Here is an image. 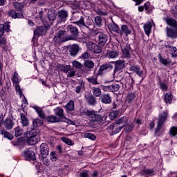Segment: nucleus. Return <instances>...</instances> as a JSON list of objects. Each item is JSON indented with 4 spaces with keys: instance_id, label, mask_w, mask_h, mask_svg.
Segmentation results:
<instances>
[{
    "instance_id": "nucleus-26",
    "label": "nucleus",
    "mask_w": 177,
    "mask_h": 177,
    "mask_svg": "<svg viewBox=\"0 0 177 177\" xmlns=\"http://www.w3.org/2000/svg\"><path fill=\"white\" fill-rule=\"evenodd\" d=\"M99 46H104L106 42H107V35L104 33H100L98 39Z\"/></svg>"
},
{
    "instance_id": "nucleus-16",
    "label": "nucleus",
    "mask_w": 177,
    "mask_h": 177,
    "mask_svg": "<svg viewBox=\"0 0 177 177\" xmlns=\"http://www.w3.org/2000/svg\"><path fill=\"white\" fill-rule=\"evenodd\" d=\"M125 67V62L124 60H118L115 62V68L113 71L114 74L118 73L120 70H122Z\"/></svg>"
},
{
    "instance_id": "nucleus-1",
    "label": "nucleus",
    "mask_w": 177,
    "mask_h": 177,
    "mask_svg": "<svg viewBox=\"0 0 177 177\" xmlns=\"http://www.w3.org/2000/svg\"><path fill=\"white\" fill-rule=\"evenodd\" d=\"M66 32H67V30L66 29H64V30H53L52 32V34L54 35V37L53 39V44H54V45H55L56 46H60L62 42H66V41H67V39L64 37Z\"/></svg>"
},
{
    "instance_id": "nucleus-41",
    "label": "nucleus",
    "mask_w": 177,
    "mask_h": 177,
    "mask_svg": "<svg viewBox=\"0 0 177 177\" xmlns=\"http://www.w3.org/2000/svg\"><path fill=\"white\" fill-rule=\"evenodd\" d=\"M21 124L23 125V127L28 126V120H27V118L24 113H21Z\"/></svg>"
},
{
    "instance_id": "nucleus-62",
    "label": "nucleus",
    "mask_w": 177,
    "mask_h": 177,
    "mask_svg": "<svg viewBox=\"0 0 177 177\" xmlns=\"http://www.w3.org/2000/svg\"><path fill=\"white\" fill-rule=\"evenodd\" d=\"M42 162L44 165H46V167L49 165V160H48L45 156H43Z\"/></svg>"
},
{
    "instance_id": "nucleus-42",
    "label": "nucleus",
    "mask_w": 177,
    "mask_h": 177,
    "mask_svg": "<svg viewBox=\"0 0 177 177\" xmlns=\"http://www.w3.org/2000/svg\"><path fill=\"white\" fill-rule=\"evenodd\" d=\"M34 128H37V127H41L44 125V120H40L39 118H36L32 122Z\"/></svg>"
},
{
    "instance_id": "nucleus-33",
    "label": "nucleus",
    "mask_w": 177,
    "mask_h": 177,
    "mask_svg": "<svg viewBox=\"0 0 177 177\" xmlns=\"http://www.w3.org/2000/svg\"><path fill=\"white\" fill-rule=\"evenodd\" d=\"M172 99H174V96L171 93H167L164 97V101L167 104H171L172 103Z\"/></svg>"
},
{
    "instance_id": "nucleus-60",
    "label": "nucleus",
    "mask_w": 177,
    "mask_h": 177,
    "mask_svg": "<svg viewBox=\"0 0 177 177\" xmlns=\"http://www.w3.org/2000/svg\"><path fill=\"white\" fill-rule=\"evenodd\" d=\"M135 73L138 77H140V78L143 77V71L140 70V67L138 68V70Z\"/></svg>"
},
{
    "instance_id": "nucleus-31",
    "label": "nucleus",
    "mask_w": 177,
    "mask_h": 177,
    "mask_svg": "<svg viewBox=\"0 0 177 177\" xmlns=\"http://www.w3.org/2000/svg\"><path fill=\"white\" fill-rule=\"evenodd\" d=\"M167 35L169 38H177V30L175 29L167 28Z\"/></svg>"
},
{
    "instance_id": "nucleus-40",
    "label": "nucleus",
    "mask_w": 177,
    "mask_h": 177,
    "mask_svg": "<svg viewBox=\"0 0 177 177\" xmlns=\"http://www.w3.org/2000/svg\"><path fill=\"white\" fill-rule=\"evenodd\" d=\"M158 85L162 91H168V85L161 81V77H158Z\"/></svg>"
},
{
    "instance_id": "nucleus-51",
    "label": "nucleus",
    "mask_w": 177,
    "mask_h": 177,
    "mask_svg": "<svg viewBox=\"0 0 177 177\" xmlns=\"http://www.w3.org/2000/svg\"><path fill=\"white\" fill-rule=\"evenodd\" d=\"M84 138H87V139H90V140H96V136L91 133H85Z\"/></svg>"
},
{
    "instance_id": "nucleus-34",
    "label": "nucleus",
    "mask_w": 177,
    "mask_h": 177,
    "mask_svg": "<svg viewBox=\"0 0 177 177\" xmlns=\"http://www.w3.org/2000/svg\"><path fill=\"white\" fill-rule=\"evenodd\" d=\"M92 91L95 97H100V96H102V90L100 88L93 86Z\"/></svg>"
},
{
    "instance_id": "nucleus-11",
    "label": "nucleus",
    "mask_w": 177,
    "mask_h": 177,
    "mask_svg": "<svg viewBox=\"0 0 177 177\" xmlns=\"http://www.w3.org/2000/svg\"><path fill=\"white\" fill-rule=\"evenodd\" d=\"M115 125H117V127L120 126L124 128L125 127H127V125H128V117L123 116L119 119H117L115 121Z\"/></svg>"
},
{
    "instance_id": "nucleus-6",
    "label": "nucleus",
    "mask_w": 177,
    "mask_h": 177,
    "mask_svg": "<svg viewBox=\"0 0 177 177\" xmlns=\"http://www.w3.org/2000/svg\"><path fill=\"white\" fill-rule=\"evenodd\" d=\"M12 84H15V90L17 91L19 96L21 97V95H23V92L20 88V84H19L20 80H19V73H17V72H15L13 77L12 78Z\"/></svg>"
},
{
    "instance_id": "nucleus-32",
    "label": "nucleus",
    "mask_w": 177,
    "mask_h": 177,
    "mask_svg": "<svg viewBox=\"0 0 177 177\" xmlns=\"http://www.w3.org/2000/svg\"><path fill=\"white\" fill-rule=\"evenodd\" d=\"M8 15L10 17H12V19H21L23 17V14L17 13L13 10H11L8 12Z\"/></svg>"
},
{
    "instance_id": "nucleus-22",
    "label": "nucleus",
    "mask_w": 177,
    "mask_h": 177,
    "mask_svg": "<svg viewBox=\"0 0 177 177\" xmlns=\"http://www.w3.org/2000/svg\"><path fill=\"white\" fill-rule=\"evenodd\" d=\"M108 28L111 32H116V34H118L120 32V26H118L117 24L114 23V21L109 24Z\"/></svg>"
},
{
    "instance_id": "nucleus-3",
    "label": "nucleus",
    "mask_w": 177,
    "mask_h": 177,
    "mask_svg": "<svg viewBox=\"0 0 177 177\" xmlns=\"http://www.w3.org/2000/svg\"><path fill=\"white\" fill-rule=\"evenodd\" d=\"M24 136L27 138L26 143L30 146H34V145H37L39 142V136L32 131H27Z\"/></svg>"
},
{
    "instance_id": "nucleus-5",
    "label": "nucleus",
    "mask_w": 177,
    "mask_h": 177,
    "mask_svg": "<svg viewBox=\"0 0 177 177\" xmlns=\"http://www.w3.org/2000/svg\"><path fill=\"white\" fill-rule=\"evenodd\" d=\"M57 24H62V23H64L66 21L67 19L68 18V11L66 10H60L57 12Z\"/></svg>"
},
{
    "instance_id": "nucleus-7",
    "label": "nucleus",
    "mask_w": 177,
    "mask_h": 177,
    "mask_svg": "<svg viewBox=\"0 0 177 177\" xmlns=\"http://www.w3.org/2000/svg\"><path fill=\"white\" fill-rule=\"evenodd\" d=\"M86 47L88 50H91V52H93V53H102V48L100 46L96 44V43L88 41L86 43Z\"/></svg>"
},
{
    "instance_id": "nucleus-23",
    "label": "nucleus",
    "mask_w": 177,
    "mask_h": 177,
    "mask_svg": "<svg viewBox=\"0 0 177 177\" xmlns=\"http://www.w3.org/2000/svg\"><path fill=\"white\" fill-rule=\"evenodd\" d=\"M46 120L50 124H55L56 122H60V118L55 115H50L46 117Z\"/></svg>"
},
{
    "instance_id": "nucleus-39",
    "label": "nucleus",
    "mask_w": 177,
    "mask_h": 177,
    "mask_svg": "<svg viewBox=\"0 0 177 177\" xmlns=\"http://www.w3.org/2000/svg\"><path fill=\"white\" fill-rule=\"evenodd\" d=\"M135 97H136L135 93H129L126 99L127 103H129V104H132Z\"/></svg>"
},
{
    "instance_id": "nucleus-37",
    "label": "nucleus",
    "mask_w": 177,
    "mask_h": 177,
    "mask_svg": "<svg viewBox=\"0 0 177 177\" xmlns=\"http://www.w3.org/2000/svg\"><path fill=\"white\" fill-rule=\"evenodd\" d=\"M0 135H3V138H6L9 140H13V135L5 130H1Z\"/></svg>"
},
{
    "instance_id": "nucleus-56",
    "label": "nucleus",
    "mask_w": 177,
    "mask_h": 177,
    "mask_svg": "<svg viewBox=\"0 0 177 177\" xmlns=\"http://www.w3.org/2000/svg\"><path fill=\"white\" fill-rule=\"evenodd\" d=\"M14 7L17 10H21V9H23V5L19 2L15 3Z\"/></svg>"
},
{
    "instance_id": "nucleus-45",
    "label": "nucleus",
    "mask_w": 177,
    "mask_h": 177,
    "mask_svg": "<svg viewBox=\"0 0 177 177\" xmlns=\"http://www.w3.org/2000/svg\"><path fill=\"white\" fill-rule=\"evenodd\" d=\"M61 140L62 142H64V143H66V145H68V146H73V145H74L73 141L71 140H70V138H68L62 137L61 138Z\"/></svg>"
},
{
    "instance_id": "nucleus-50",
    "label": "nucleus",
    "mask_w": 177,
    "mask_h": 177,
    "mask_svg": "<svg viewBox=\"0 0 177 177\" xmlns=\"http://www.w3.org/2000/svg\"><path fill=\"white\" fill-rule=\"evenodd\" d=\"M117 117H118V111H112L109 113L110 120H114L115 118H117Z\"/></svg>"
},
{
    "instance_id": "nucleus-49",
    "label": "nucleus",
    "mask_w": 177,
    "mask_h": 177,
    "mask_svg": "<svg viewBox=\"0 0 177 177\" xmlns=\"http://www.w3.org/2000/svg\"><path fill=\"white\" fill-rule=\"evenodd\" d=\"M94 21L96 26H98V27H100L102 26V17L97 16L94 18Z\"/></svg>"
},
{
    "instance_id": "nucleus-59",
    "label": "nucleus",
    "mask_w": 177,
    "mask_h": 177,
    "mask_svg": "<svg viewBox=\"0 0 177 177\" xmlns=\"http://www.w3.org/2000/svg\"><path fill=\"white\" fill-rule=\"evenodd\" d=\"M80 59H84V60L89 59V53L88 52L84 53L80 57Z\"/></svg>"
},
{
    "instance_id": "nucleus-12",
    "label": "nucleus",
    "mask_w": 177,
    "mask_h": 177,
    "mask_svg": "<svg viewBox=\"0 0 177 177\" xmlns=\"http://www.w3.org/2000/svg\"><path fill=\"white\" fill-rule=\"evenodd\" d=\"M106 70H113V65L110 63H106L100 66L97 72V75H103V73Z\"/></svg>"
},
{
    "instance_id": "nucleus-14",
    "label": "nucleus",
    "mask_w": 177,
    "mask_h": 177,
    "mask_svg": "<svg viewBox=\"0 0 177 177\" xmlns=\"http://www.w3.org/2000/svg\"><path fill=\"white\" fill-rule=\"evenodd\" d=\"M24 156L28 161H34L35 160V153L29 149H26L24 151Z\"/></svg>"
},
{
    "instance_id": "nucleus-24",
    "label": "nucleus",
    "mask_w": 177,
    "mask_h": 177,
    "mask_svg": "<svg viewBox=\"0 0 177 177\" xmlns=\"http://www.w3.org/2000/svg\"><path fill=\"white\" fill-rule=\"evenodd\" d=\"M122 52L124 57L129 59V57H131V46L129 44H127L125 46H123L122 48Z\"/></svg>"
},
{
    "instance_id": "nucleus-58",
    "label": "nucleus",
    "mask_w": 177,
    "mask_h": 177,
    "mask_svg": "<svg viewBox=\"0 0 177 177\" xmlns=\"http://www.w3.org/2000/svg\"><path fill=\"white\" fill-rule=\"evenodd\" d=\"M50 156L52 161H57V157H56V153L55 151H52Z\"/></svg>"
},
{
    "instance_id": "nucleus-53",
    "label": "nucleus",
    "mask_w": 177,
    "mask_h": 177,
    "mask_svg": "<svg viewBox=\"0 0 177 177\" xmlns=\"http://www.w3.org/2000/svg\"><path fill=\"white\" fill-rule=\"evenodd\" d=\"M62 71H63V73H65L66 74H68V73L71 71V66L68 65L62 66Z\"/></svg>"
},
{
    "instance_id": "nucleus-55",
    "label": "nucleus",
    "mask_w": 177,
    "mask_h": 177,
    "mask_svg": "<svg viewBox=\"0 0 177 177\" xmlns=\"http://www.w3.org/2000/svg\"><path fill=\"white\" fill-rule=\"evenodd\" d=\"M85 86V84L84 83H81L80 86H77L75 88V92L76 93H80L81 91H82L83 88Z\"/></svg>"
},
{
    "instance_id": "nucleus-64",
    "label": "nucleus",
    "mask_w": 177,
    "mask_h": 177,
    "mask_svg": "<svg viewBox=\"0 0 177 177\" xmlns=\"http://www.w3.org/2000/svg\"><path fill=\"white\" fill-rule=\"evenodd\" d=\"M104 92H111L110 86H102Z\"/></svg>"
},
{
    "instance_id": "nucleus-9",
    "label": "nucleus",
    "mask_w": 177,
    "mask_h": 177,
    "mask_svg": "<svg viewBox=\"0 0 177 177\" xmlns=\"http://www.w3.org/2000/svg\"><path fill=\"white\" fill-rule=\"evenodd\" d=\"M3 32H5V26L0 24V47L5 50L6 49L5 46H6L7 41L6 38L2 37Z\"/></svg>"
},
{
    "instance_id": "nucleus-20",
    "label": "nucleus",
    "mask_w": 177,
    "mask_h": 177,
    "mask_svg": "<svg viewBox=\"0 0 177 177\" xmlns=\"http://www.w3.org/2000/svg\"><path fill=\"white\" fill-rule=\"evenodd\" d=\"M64 28L66 29H64V30H66V32L70 30L72 35H74L75 37L78 35V28L76 26H74L73 25H68L67 26H64Z\"/></svg>"
},
{
    "instance_id": "nucleus-27",
    "label": "nucleus",
    "mask_w": 177,
    "mask_h": 177,
    "mask_svg": "<svg viewBox=\"0 0 177 177\" xmlns=\"http://www.w3.org/2000/svg\"><path fill=\"white\" fill-rule=\"evenodd\" d=\"M165 21L168 26H170V27H173V28H175L177 31V21L174 18H169L167 17L165 19Z\"/></svg>"
},
{
    "instance_id": "nucleus-61",
    "label": "nucleus",
    "mask_w": 177,
    "mask_h": 177,
    "mask_svg": "<svg viewBox=\"0 0 177 177\" xmlns=\"http://www.w3.org/2000/svg\"><path fill=\"white\" fill-rule=\"evenodd\" d=\"M172 15H173V17H175L176 19H177V5L174 6V8L172 10Z\"/></svg>"
},
{
    "instance_id": "nucleus-43",
    "label": "nucleus",
    "mask_w": 177,
    "mask_h": 177,
    "mask_svg": "<svg viewBox=\"0 0 177 177\" xmlns=\"http://www.w3.org/2000/svg\"><path fill=\"white\" fill-rule=\"evenodd\" d=\"M66 111H73L74 110V101L70 100L66 105Z\"/></svg>"
},
{
    "instance_id": "nucleus-21",
    "label": "nucleus",
    "mask_w": 177,
    "mask_h": 177,
    "mask_svg": "<svg viewBox=\"0 0 177 177\" xmlns=\"http://www.w3.org/2000/svg\"><path fill=\"white\" fill-rule=\"evenodd\" d=\"M80 52V46L77 44H73L71 46L69 53L71 56H77Z\"/></svg>"
},
{
    "instance_id": "nucleus-28",
    "label": "nucleus",
    "mask_w": 177,
    "mask_h": 177,
    "mask_svg": "<svg viewBox=\"0 0 177 177\" xmlns=\"http://www.w3.org/2000/svg\"><path fill=\"white\" fill-rule=\"evenodd\" d=\"M32 109L37 113L38 116L39 118H41V120H44L46 117L45 112L42 110V108L38 106H32Z\"/></svg>"
},
{
    "instance_id": "nucleus-52",
    "label": "nucleus",
    "mask_w": 177,
    "mask_h": 177,
    "mask_svg": "<svg viewBox=\"0 0 177 177\" xmlns=\"http://www.w3.org/2000/svg\"><path fill=\"white\" fill-rule=\"evenodd\" d=\"M87 81H88L89 84H92V85H97L99 84L97 79L95 77H88L87 78Z\"/></svg>"
},
{
    "instance_id": "nucleus-48",
    "label": "nucleus",
    "mask_w": 177,
    "mask_h": 177,
    "mask_svg": "<svg viewBox=\"0 0 177 177\" xmlns=\"http://www.w3.org/2000/svg\"><path fill=\"white\" fill-rule=\"evenodd\" d=\"M73 66L77 70H80V69L82 68V67H83L82 64H81L80 62L75 61V60L73 62Z\"/></svg>"
},
{
    "instance_id": "nucleus-36",
    "label": "nucleus",
    "mask_w": 177,
    "mask_h": 177,
    "mask_svg": "<svg viewBox=\"0 0 177 177\" xmlns=\"http://www.w3.org/2000/svg\"><path fill=\"white\" fill-rule=\"evenodd\" d=\"M84 66L86 68H88V70H92L95 67V62L92 60L87 59L84 61Z\"/></svg>"
},
{
    "instance_id": "nucleus-10",
    "label": "nucleus",
    "mask_w": 177,
    "mask_h": 177,
    "mask_svg": "<svg viewBox=\"0 0 177 177\" xmlns=\"http://www.w3.org/2000/svg\"><path fill=\"white\" fill-rule=\"evenodd\" d=\"M132 33V30L128 27L127 25H122L120 29H119V32L120 37L122 35H125V37H128V35H131Z\"/></svg>"
},
{
    "instance_id": "nucleus-38",
    "label": "nucleus",
    "mask_w": 177,
    "mask_h": 177,
    "mask_svg": "<svg viewBox=\"0 0 177 177\" xmlns=\"http://www.w3.org/2000/svg\"><path fill=\"white\" fill-rule=\"evenodd\" d=\"M118 53L117 51L109 50L106 53V57L109 59H115L118 57Z\"/></svg>"
},
{
    "instance_id": "nucleus-47",
    "label": "nucleus",
    "mask_w": 177,
    "mask_h": 177,
    "mask_svg": "<svg viewBox=\"0 0 177 177\" xmlns=\"http://www.w3.org/2000/svg\"><path fill=\"white\" fill-rule=\"evenodd\" d=\"M15 136L16 138H19V136H21L23 135V129H20L19 127L15 129Z\"/></svg>"
},
{
    "instance_id": "nucleus-54",
    "label": "nucleus",
    "mask_w": 177,
    "mask_h": 177,
    "mask_svg": "<svg viewBox=\"0 0 177 177\" xmlns=\"http://www.w3.org/2000/svg\"><path fill=\"white\" fill-rule=\"evenodd\" d=\"M169 133L171 136H175L176 135H177V127H171L169 131Z\"/></svg>"
},
{
    "instance_id": "nucleus-63",
    "label": "nucleus",
    "mask_w": 177,
    "mask_h": 177,
    "mask_svg": "<svg viewBox=\"0 0 177 177\" xmlns=\"http://www.w3.org/2000/svg\"><path fill=\"white\" fill-rule=\"evenodd\" d=\"M131 131H133V125L129 124L126 127V131L127 132H131Z\"/></svg>"
},
{
    "instance_id": "nucleus-13",
    "label": "nucleus",
    "mask_w": 177,
    "mask_h": 177,
    "mask_svg": "<svg viewBox=\"0 0 177 177\" xmlns=\"http://www.w3.org/2000/svg\"><path fill=\"white\" fill-rule=\"evenodd\" d=\"M100 100L104 104H110L111 103V96L109 93H102L100 97Z\"/></svg>"
},
{
    "instance_id": "nucleus-15",
    "label": "nucleus",
    "mask_w": 177,
    "mask_h": 177,
    "mask_svg": "<svg viewBox=\"0 0 177 177\" xmlns=\"http://www.w3.org/2000/svg\"><path fill=\"white\" fill-rule=\"evenodd\" d=\"M140 174L145 177L154 176L156 175V170L154 169H145L140 172Z\"/></svg>"
},
{
    "instance_id": "nucleus-2",
    "label": "nucleus",
    "mask_w": 177,
    "mask_h": 177,
    "mask_svg": "<svg viewBox=\"0 0 177 177\" xmlns=\"http://www.w3.org/2000/svg\"><path fill=\"white\" fill-rule=\"evenodd\" d=\"M72 19L75 20V21L73 22V24L80 27V28H82V27L89 28V26H92V21H91L88 24L85 23V18L83 16H81V13L80 12H73Z\"/></svg>"
},
{
    "instance_id": "nucleus-18",
    "label": "nucleus",
    "mask_w": 177,
    "mask_h": 177,
    "mask_svg": "<svg viewBox=\"0 0 177 177\" xmlns=\"http://www.w3.org/2000/svg\"><path fill=\"white\" fill-rule=\"evenodd\" d=\"M3 124L7 131H10V129H12L13 127H15V122H13V120L10 118H6Z\"/></svg>"
},
{
    "instance_id": "nucleus-19",
    "label": "nucleus",
    "mask_w": 177,
    "mask_h": 177,
    "mask_svg": "<svg viewBox=\"0 0 177 177\" xmlns=\"http://www.w3.org/2000/svg\"><path fill=\"white\" fill-rule=\"evenodd\" d=\"M40 154L43 156V157H46L49 154V147L46 143H42L40 145Z\"/></svg>"
},
{
    "instance_id": "nucleus-8",
    "label": "nucleus",
    "mask_w": 177,
    "mask_h": 177,
    "mask_svg": "<svg viewBox=\"0 0 177 177\" xmlns=\"http://www.w3.org/2000/svg\"><path fill=\"white\" fill-rule=\"evenodd\" d=\"M167 112H163L162 114L159 115V119L158 121V126L156 132H159L160 129H161L162 127V124H164V122H165V121L167 120Z\"/></svg>"
},
{
    "instance_id": "nucleus-35",
    "label": "nucleus",
    "mask_w": 177,
    "mask_h": 177,
    "mask_svg": "<svg viewBox=\"0 0 177 177\" xmlns=\"http://www.w3.org/2000/svg\"><path fill=\"white\" fill-rule=\"evenodd\" d=\"M86 102L90 104L91 106H94V104H96V98L95 97V95H90L87 97H86Z\"/></svg>"
},
{
    "instance_id": "nucleus-29",
    "label": "nucleus",
    "mask_w": 177,
    "mask_h": 177,
    "mask_svg": "<svg viewBox=\"0 0 177 177\" xmlns=\"http://www.w3.org/2000/svg\"><path fill=\"white\" fill-rule=\"evenodd\" d=\"M55 115L59 118H65L64 117V110L60 107H57L54 109Z\"/></svg>"
},
{
    "instance_id": "nucleus-44",
    "label": "nucleus",
    "mask_w": 177,
    "mask_h": 177,
    "mask_svg": "<svg viewBox=\"0 0 177 177\" xmlns=\"http://www.w3.org/2000/svg\"><path fill=\"white\" fill-rule=\"evenodd\" d=\"M158 59H159L160 63L163 64V66H167V64H171V59H165V58H162V57H161V55H159Z\"/></svg>"
},
{
    "instance_id": "nucleus-25",
    "label": "nucleus",
    "mask_w": 177,
    "mask_h": 177,
    "mask_svg": "<svg viewBox=\"0 0 177 177\" xmlns=\"http://www.w3.org/2000/svg\"><path fill=\"white\" fill-rule=\"evenodd\" d=\"M46 31H48L47 27L39 26L36 28L34 32L35 35H45V34H46Z\"/></svg>"
},
{
    "instance_id": "nucleus-4",
    "label": "nucleus",
    "mask_w": 177,
    "mask_h": 177,
    "mask_svg": "<svg viewBox=\"0 0 177 177\" xmlns=\"http://www.w3.org/2000/svg\"><path fill=\"white\" fill-rule=\"evenodd\" d=\"M82 115H86L91 122H99L102 121V116L91 111L86 110L82 112Z\"/></svg>"
},
{
    "instance_id": "nucleus-46",
    "label": "nucleus",
    "mask_w": 177,
    "mask_h": 177,
    "mask_svg": "<svg viewBox=\"0 0 177 177\" xmlns=\"http://www.w3.org/2000/svg\"><path fill=\"white\" fill-rule=\"evenodd\" d=\"M111 88V92H118L120 91V86L118 84H113L109 85Z\"/></svg>"
},
{
    "instance_id": "nucleus-57",
    "label": "nucleus",
    "mask_w": 177,
    "mask_h": 177,
    "mask_svg": "<svg viewBox=\"0 0 177 177\" xmlns=\"http://www.w3.org/2000/svg\"><path fill=\"white\" fill-rule=\"evenodd\" d=\"M140 68V66H138V65H134L129 68V71L132 73H136Z\"/></svg>"
},
{
    "instance_id": "nucleus-30",
    "label": "nucleus",
    "mask_w": 177,
    "mask_h": 177,
    "mask_svg": "<svg viewBox=\"0 0 177 177\" xmlns=\"http://www.w3.org/2000/svg\"><path fill=\"white\" fill-rule=\"evenodd\" d=\"M152 27L151 22H147L144 25V31L147 37H150Z\"/></svg>"
},
{
    "instance_id": "nucleus-17",
    "label": "nucleus",
    "mask_w": 177,
    "mask_h": 177,
    "mask_svg": "<svg viewBox=\"0 0 177 177\" xmlns=\"http://www.w3.org/2000/svg\"><path fill=\"white\" fill-rule=\"evenodd\" d=\"M57 17V14H56V10H49L48 12V19L49 23H50L51 26L53 24V22L56 20Z\"/></svg>"
}]
</instances>
